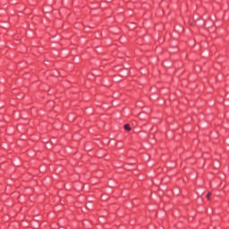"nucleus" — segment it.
<instances>
[{"mask_svg":"<svg viewBox=\"0 0 229 229\" xmlns=\"http://www.w3.org/2000/svg\"><path fill=\"white\" fill-rule=\"evenodd\" d=\"M212 196V193L211 192H208V194H207V198H208V199H210V197Z\"/></svg>","mask_w":229,"mask_h":229,"instance_id":"nucleus-2","label":"nucleus"},{"mask_svg":"<svg viewBox=\"0 0 229 229\" xmlns=\"http://www.w3.org/2000/svg\"><path fill=\"white\" fill-rule=\"evenodd\" d=\"M123 128H124V130L126 131H131V127L130 126V124H125L124 126H123Z\"/></svg>","mask_w":229,"mask_h":229,"instance_id":"nucleus-1","label":"nucleus"}]
</instances>
